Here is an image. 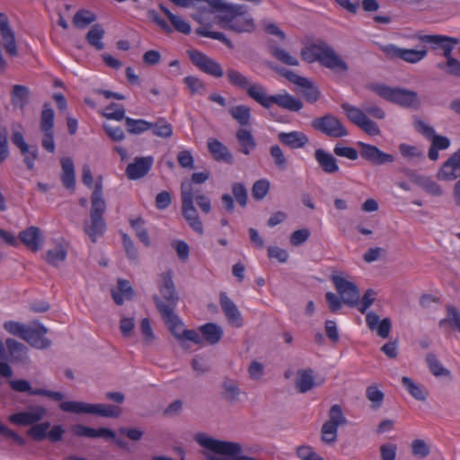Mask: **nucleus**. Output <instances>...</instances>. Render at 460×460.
<instances>
[{"mask_svg":"<svg viewBox=\"0 0 460 460\" xmlns=\"http://www.w3.org/2000/svg\"><path fill=\"white\" fill-rule=\"evenodd\" d=\"M91 208L89 219L84 222V231L93 243L102 236L106 231V222L103 215L107 208V203L103 196L102 177H99L94 184L91 195Z\"/></svg>","mask_w":460,"mask_h":460,"instance_id":"f257e3e1","label":"nucleus"},{"mask_svg":"<svg viewBox=\"0 0 460 460\" xmlns=\"http://www.w3.org/2000/svg\"><path fill=\"white\" fill-rule=\"evenodd\" d=\"M301 57L307 63L317 61L334 73H345L349 69L348 64L324 41H318L303 48Z\"/></svg>","mask_w":460,"mask_h":460,"instance_id":"f03ea898","label":"nucleus"},{"mask_svg":"<svg viewBox=\"0 0 460 460\" xmlns=\"http://www.w3.org/2000/svg\"><path fill=\"white\" fill-rule=\"evenodd\" d=\"M376 291L372 288H368L364 293L361 300H358V309L361 314H366V323L371 332H375L377 336L382 339L389 337L392 330V322L390 318L386 317L380 320L379 315L367 309L374 304L376 300Z\"/></svg>","mask_w":460,"mask_h":460,"instance_id":"7ed1b4c3","label":"nucleus"},{"mask_svg":"<svg viewBox=\"0 0 460 460\" xmlns=\"http://www.w3.org/2000/svg\"><path fill=\"white\" fill-rule=\"evenodd\" d=\"M59 408L65 412L93 414L105 418H119L122 413V409L113 404H92L78 401L61 402Z\"/></svg>","mask_w":460,"mask_h":460,"instance_id":"20e7f679","label":"nucleus"},{"mask_svg":"<svg viewBox=\"0 0 460 460\" xmlns=\"http://www.w3.org/2000/svg\"><path fill=\"white\" fill-rule=\"evenodd\" d=\"M371 89L385 100L402 107L411 108L420 105L418 93L414 91L400 87L394 88L382 84H375Z\"/></svg>","mask_w":460,"mask_h":460,"instance_id":"39448f33","label":"nucleus"},{"mask_svg":"<svg viewBox=\"0 0 460 460\" xmlns=\"http://www.w3.org/2000/svg\"><path fill=\"white\" fill-rule=\"evenodd\" d=\"M162 282L159 283L160 296L154 295L153 300L159 313L175 310L179 296L172 281V272L168 270L161 275Z\"/></svg>","mask_w":460,"mask_h":460,"instance_id":"423d86ee","label":"nucleus"},{"mask_svg":"<svg viewBox=\"0 0 460 460\" xmlns=\"http://www.w3.org/2000/svg\"><path fill=\"white\" fill-rule=\"evenodd\" d=\"M181 214L188 225L199 234H203V224L194 207V188L190 182H181Z\"/></svg>","mask_w":460,"mask_h":460,"instance_id":"0eeeda50","label":"nucleus"},{"mask_svg":"<svg viewBox=\"0 0 460 460\" xmlns=\"http://www.w3.org/2000/svg\"><path fill=\"white\" fill-rule=\"evenodd\" d=\"M160 314L168 330L180 342L189 341L197 345L202 344L199 333L195 330L184 329V323L175 314L174 310L167 311L164 309V313H160Z\"/></svg>","mask_w":460,"mask_h":460,"instance_id":"6e6552de","label":"nucleus"},{"mask_svg":"<svg viewBox=\"0 0 460 460\" xmlns=\"http://www.w3.org/2000/svg\"><path fill=\"white\" fill-rule=\"evenodd\" d=\"M311 126L314 129L333 138H341L349 135L341 119L331 113L314 119Z\"/></svg>","mask_w":460,"mask_h":460,"instance_id":"1a4fd4ad","label":"nucleus"},{"mask_svg":"<svg viewBox=\"0 0 460 460\" xmlns=\"http://www.w3.org/2000/svg\"><path fill=\"white\" fill-rule=\"evenodd\" d=\"M40 129L42 133L41 146L49 152L54 153L56 145L54 141V111L49 103H44L40 113Z\"/></svg>","mask_w":460,"mask_h":460,"instance_id":"9d476101","label":"nucleus"},{"mask_svg":"<svg viewBox=\"0 0 460 460\" xmlns=\"http://www.w3.org/2000/svg\"><path fill=\"white\" fill-rule=\"evenodd\" d=\"M331 280L345 305L356 306L358 304L359 289L353 282L336 273L332 274Z\"/></svg>","mask_w":460,"mask_h":460,"instance_id":"9b49d317","label":"nucleus"},{"mask_svg":"<svg viewBox=\"0 0 460 460\" xmlns=\"http://www.w3.org/2000/svg\"><path fill=\"white\" fill-rule=\"evenodd\" d=\"M381 50L388 58H398L411 64L418 63L427 56L426 49H402L394 44L381 46Z\"/></svg>","mask_w":460,"mask_h":460,"instance_id":"f8f14e48","label":"nucleus"},{"mask_svg":"<svg viewBox=\"0 0 460 460\" xmlns=\"http://www.w3.org/2000/svg\"><path fill=\"white\" fill-rule=\"evenodd\" d=\"M188 55L191 62L202 72L217 78L223 76L224 72L219 63L198 50H189Z\"/></svg>","mask_w":460,"mask_h":460,"instance_id":"ddd939ff","label":"nucleus"},{"mask_svg":"<svg viewBox=\"0 0 460 460\" xmlns=\"http://www.w3.org/2000/svg\"><path fill=\"white\" fill-rule=\"evenodd\" d=\"M357 145L360 147L359 154L361 158L373 165H382L394 162L393 155L383 152L376 146L364 142H358Z\"/></svg>","mask_w":460,"mask_h":460,"instance_id":"4468645a","label":"nucleus"},{"mask_svg":"<svg viewBox=\"0 0 460 460\" xmlns=\"http://www.w3.org/2000/svg\"><path fill=\"white\" fill-rule=\"evenodd\" d=\"M11 141L20 150L27 169L32 170L34 168V162L39 155L38 147L36 146H30L25 141L22 133L17 130L13 131Z\"/></svg>","mask_w":460,"mask_h":460,"instance_id":"2eb2a0df","label":"nucleus"},{"mask_svg":"<svg viewBox=\"0 0 460 460\" xmlns=\"http://www.w3.org/2000/svg\"><path fill=\"white\" fill-rule=\"evenodd\" d=\"M47 332L48 329L40 323L35 321L33 322V327L28 326L26 328L22 339L36 349H47L51 344L50 341L44 337Z\"/></svg>","mask_w":460,"mask_h":460,"instance_id":"dca6fc26","label":"nucleus"},{"mask_svg":"<svg viewBox=\"0 0 460 460\" xmlns=\"http://www.w3.org/2000/svg\"><path fill=\"white\" fill-rule=\"evenodd\" d=\"M9 385L11 388L16 392L28 393L30 395L46 396L55 402H61L65 397L60 392L46 390L43 388L33 389L31 388L30 382L25 379L11 380Z\"/></svg>","mask_w":460,"mask_h":460,"instance_id":"f3484780","label":"nucleus"},{"mask_svg":"<svg viewBox=\"0 0 460 460\" xmlns=\"http://www.w3.org/2000/svg\"><path fill=\"white\" fill-rule=\"evenodd\" d=\"M47 413V410L40 405H34L29 408L27 411L17 412L12 414L9 420L21 426H33L40 420H41Z\"/></svg>","mask_w":460,"mask_h":460,"instance_id":"a211bd4d","label":"nucleus"},{"mask_svg":"<svg viewBox=\"0 0 460 460\" xmlns=\"http://www.w3.org/2000/svg\"><path fill=\"white\" fill-rule=\"evenodd\" d=\"M460 177V148L442 164L437 173L438 180L452 181Z\"/></svg>","mask_w":460,"mask_h":460,"instance_id":"6ab92c4d","label":"nucleus"},{"mask_svg":"<svg viewBox=\"0 0 460 460\" xmlns=\"http://www.w3.org/2000/svg\"><path fill=\"white\" fill-rule=\"evenodd\" d=\"M460 177V148L442 164L437 173L438 180L452 181Z\"/></svg>","mask_w":460,"mask_h":460,"instance_id":"aec40b11","label":"nucleus"},{"mask_svg":"<svg viewBox=\"0 0 460 460\" xmlns=\"http://www.w3.org/2000/svg\"><path fill=\"white\" fill-rule=\"evenodd\" d=\"M18 237L26 248L33 252H37L44 243L42 231L38 226H30L21 231Z\"/></svg>","mask_w":460,"mask_h":460,"instance_id":"412c9836","label":"nucleus"},{"mask_svg":"<svg viewBox=\"0 0 460 460\" xmlns=\"http://www.w3.org/2000/svg\"><path fill=\"white\" fill-rule=\"evenodd\" d=\"M405 174L410 180L423 189L428 194L435 197H440L443 195V190L439 184L434 181L430 177L420 175L411 170H406Z\"/></svg>","mask_w":460,"mask_h":460,"instance_id":"4be33fe9","label":"nucleus"},{"mask_svg":"<svg viewBox=\"0 0 460 460\" xmlns=\"http://www.w3.org/2000/svg\"><path fill=\"white\" fill-rule=\"evenodd\" d=\"M220 306L229 324L234 327H241L243 324L241 313L236 305L226 296L225 292L220 293Z\"/></svg>","mask_w":460,"mask_h":460,"instance_id":"5701e85b","label":"nucleus"},{"mask_svg":"<svg viewBox=\"0 0 460 460\" xmlns=\"http://www.w3.org/2000/svg\"><path fill=\"white\" fill-rule=\"evenodd\" d=\"M153 157H137L135 161L129 164L126 168V175L130 180H137L144 177L153 164Z\"/></svg>","mask_w":460,"mask_h":460,"instance_id":"b1692460","label":"nucleus"},{"mask_svg":"<svg viewBox=\"0 0 460 460\" xmlns=\"http://www.w3.org/2000/svg\"><path fill=\"white\" fill-rule=\"evenodd\" d=\"M278 139L291 149L302 148L309 142L307 136L301 131L280 132L278 134Z\"/></svg>","mask_w":460,"mask_h":460,"instance_id":"393cba45","label":"nucleus"},{"mask_svg":"<svg viewBox=\"0 0 460 460\" xmlns=\"http://www.w3.org/2000/svg\"><path fill=\"white\" fill-rule=\"evenodd\" d=\"M221 397L228 402H234L239 400L242 394L239 382L229 376H225L220 385Z\"/></svg>","mask_w":460,"mask_h":460,"instance_id":"a878e982","label":"nucleus"},{"mask_svg":"<svg viewBox=\"0 0 460 460\" xmlns=\"http://www.w3.org/2000/svg\"><path fill=\"white\" fill-rule=\"evenodd\" d=\"M208 149L216 161H223L228 164L234 163V157L226 146L216 138L208 140Z\"/></svg>","mask_w":460,"mask_h":460,"instance_id":"bb28decb","label":"nucleus"},{"mask_svg":"<svg viewBox=\"0 0 460 460\" xmlns=\"http://www.w3.org/2000/svg\"><path fill=\"white\" fill-rule=\"evenodd\" d=\"M417 39L424 43L440 45L443 49V54L447 58V61L453 58L451 56L453 46L447 44V42L457 43L456 39L440 35H417Z\"/></svg>","mask_w":460,"mask_h":460,"instance_id":"cd10ccee","label":"nucleus"},{"mask_svg":"<svg viewBox=\"0 0 460 460\" xmlns=\"http://www.w3.org/2000/svg\"><path fill=\"white\" fill-rule=\"evenodd\" d=\"M314 158L325 173L333 174L339 172L340 168L336 158L327 151L322 148L316 149Z\"/></svg>","mask_w":460,"mask_h":460,"instance_id":"c85d7f7f","label":"nucleus"},{"mask_svg":"<svg viewBox=\"0 0 460 460\" xmlns=\"http://www.w3.org/2000/svg\"><path fill=\"white\" fill-rule=\"evenodd\" d=\"M73 433L77 437L96 438H113V430L109 428L93 429L83 424H76L72 428Z\"/></svg>","mask_w":460,"mask_h":460,"instance_id":"c756f323","label":"nucleus"},{"mask_svg":"<svg viewBox=\"0 0 460 460\" xmlns=\"http://www.w3.org/2000/svg\"><path fill=\"white\" fill-rule=\"evenodd\" d=\"M202 342L205 341L210 345H216L223 336V329L217 323H208L199 328Z\"/></svg>","mask_w":460,"mask_h":460,"instance_id":"7c9ffc66","label":"nucleus"},{"mask_svg":"<svg viewBox=\"0 0 460 460\" xmlns=\"http://www.w3.org/2000/svg\"><path fill=\"white\" fill-rule=\"evenodd\" d=\"M62 173L60 175L61 181L66 189L75 190V165L72 158L63 157L60 160Z\"/></svg>","mask_w":460,"mask_h":460,"instance_id":"2f4dec72","label":"nucleus"},{"mask_svg":"<svg viewBox=\"0 0 460 460\" xmlns=\"http://www.w3.org/2000/svg\"><path fill=\"white\" fill-rule=\"evenodd\" d=\"M271 105L273 103L290 111H298L303 108V102L289 93L270 95Z\"/></svg>","mask_w":460,"mask_h":460,"instance_id":"473e14b6","label":"nucleus"},{"mask_svg":"<svg viewBox=\"0 0 460 460\" xmlns=\"http://www.w3.org/2000/svg\"><path fill=\"white\" fill-rule=\"evenodd\" d=\"M5 346L12 362H25L27 359V347L14 339H6Z\"/></svg>","mask_w":460,"mask_h":460,"instance_id":"72a5a7b5","label":"nucleus"},{"mask_svg":"<svg viewBox=\"0 0 460 460\" xmlns=\"http://www.w3.org/2000/svg\"><path fill=\"white\" fill-rule=\"evenodd\" d=\"M235 137L240 146L239 151L242 154L249 155L256 148V141L250 130L241 128L236 131Z\"/></svg>","mask_w":460,"mask_h":460,"instance_id":"f704fd0d","label":"nucleus"},{"mask_svg":"<svg viewBox=\"0 0 460 460\" xmlns=\"http://www.w3.org/2000/svg\"><path fill=\"white\" fill-rule=\"evenodd\" d=\"M314 385V370L311 368L300 369L296 373V388L299 393L305 394Z\"/></svg>","mask_w":460,"mask_h":460,"instance_id":"c9c22d12","label":"nucleus"},{"mask_svg":"<svg viewBox=\"0 0 460 460\" xmlns=\"http://www.w3.org/2000/svg\"><path fill=\"white\" fill-rule=\"evenodd\" d=\"M247 95L260 103L264 108H270L271 106L270 96L266 93V89L260 84H252L245 90Z\"/></svg>","mask_w":460,"mask_h":460,"instance_id":"e433bc0d","label":"nucleus"},{"mask_svg":"<svg viewBox=\"0 0 460 460\" xmlns=\"http://www.w3.org/2000/svg\"><path fill=\"white\" fill-rule=\"evenodd\" d=\"M30 90L27 86L14 84L11 93V102L13 107L23 110L29 102Z\"/></svg>","mask_w":460,"mask_h":460,"instance_id":"4c0bfd02","label":"nucleus"},{"mask_svg":"<svg viewBox=\"0 0 460 460\" xmlns=\"http://www.w3.org/2000/svg\"><path fill=\"white\" fill-rule=\"evenodd\" d=\"M105 35L103 26L100 23H96L91 27L89 31L85 35V40L90 46L94 48L96 50H102L104 49L102 39Z\"/></svg>","mask_w":460,"mask_h":460,"instance_id":"58836bf2","label":"nucleus"},{"mask_svg":"<svg viewBox=\"0 0 460 460\" xmlns=\"http://www.w3.org/2000/svg\"><path fill=\"white\" fill-rule=\"evenodd\" d=\"M230 116L243 128L251 122V108L247 105H235L228 111Z\"/></svg>","mask_w":460,"mask_h":460,"instance_id":"ea45409f","label":"nucleus"},{"mask_svg":"<svg viewBox=\"0 0 460 460\" xmlns=\"http://www.w3.org/2000/svg\"><path fill=\"white\" fill-rule=\"evenodd\" d=\"M66 255H67V251H66V247L63 244L58 243L56 245V247L54 249H50V250L47 251V252L44 256V260L49 265H51L53 267H58V265L61 262L66 261Z\"/></svg>","mask_w":460,"mask_h":460,"instance_id":"a19ab883","label":"nucleus"},{"mask_svg":"<svg viewBox=\"0 0 460 460\" xmlns=\"http://www.w3.org/2000/svg\"><path fill=\"white\" fill-rule=\"evenodd\" d=\"M425 361L429 371L435 376H450V371L442 366L438 357L434 353H428L426 355Z\"/></svg>","mask_w":460,"mask_h":460,"instance_id":"79ce46f5","label":"nucleus"},{"mask_svg":"<svg viewBox=\"0 0 460 460\" xmlns=\"http://www.w3.org/2000/svg\"><path fill=\"white\" fill-rule=\"evenodd\" d=\"M226 76L233 86L242 90H246L251 84V81L247 76L234 68H228L226 70Z\"/></svg>","mask_w":460,"mask_h":460,"instance_id":"37998d69","label":"nucleus"},{"mask_svg":"<svg viewBox=\"0 0 460 460\" xmlns=\"http://www.w3.org/2000/svg\"><path fill=\"white\" fill-rule=\"evenodd\" d=\"M0 35L6 53L12 57H16L18 55V49L14 31L12 29L1 31Z\"/></svg>","mask_w":460,"mask_h":460,"instance_id":"c03bdc74","label":"nucleus"},{"mask_svg":"<svg viewBox=\"0 0 460 460\" xmlns=\"http://www.w3.org/2000/svg\"><path fill=\"white\" fill-rule=\"evenodd\" d=\"M97 20V16L91 11L81 9L75 13L73 18V23L76 28L84 29Z\"/></svg>","mask_w":460,"mask_h":460,"instance_id":"a18cd8bd","label":"nucleus"},{"mask_svg":"<svg viewBox=\"0 0 460 460\" xmlns=\"http://www.w3.org/2000/svg\"><path fill=\"white\" fill-rule=\"evenodd\" d=\"M150 129L155 136L159 137L169 138L172 136V126L164 119H158L155 122H151Z\"/></svg>","mask_w":460,"mask_h":460,"instance_id":"49530a36","label":"nucleus"},{"mask_svg":"<svg viewBox=\"0 0 460 460\" xmlns=\"http://www.w3.org/2000/svg\"><path fill=\"white\" fill-rule=\"evenodd\" d=\"M124 119L127 131L130 134L138 135L150 129L151 122L145 119H134L128 117Z\"/></svg>","mask_w":460,"mask_h":460,"instance_id":"de8ad7c7","label":"nucleus"},{"mask_svg":"<svg viewBox=\"0 0 460 460\" xmlns=\"http://www.w3.org/2000/svg\"><path fill=\"white\" fill-rule=\"evenodd\" d=\"M342 110L345 111L347 117L349 119L353 122L358 127L362 124V122L366 119L367 117L364 111V110H360L357 107H354L349 103H342L341 104Z\"/></svg>","mask_w":460,"mask_h":460,"instance_id":"09e8293b","label":"nucleus"},{"mask_svg":"<svg viewBox=\"0 0 460 460\" xmlns=\"http://www.w3.org/2000/svg\"><path fill=\"white\" fill-rule=\"evenodd\" d=\"M268 66L297 86L304 85L303 84L306 83L305 77L300 76L293 71L288 70L287 68L279 67L272 65L271 63H268Z\"/></svg>","mask_w":460,"mask_h":460,"instance_id":"8fccbe9b","label":"nucleus"},{"mask_svg":"<svg viewBox=\"0 0 460 460\" xmlns=\"http://www.w3.org/2000/svg\"><path fill=\"white\" fill-rule=\"evenodd\" d=\"M448 323L460 332V311L454 305L447 306V317L439 321V326L442 327Z\"/></svg>","mask_w":460,"mask_h":460,"instance_id":"3c124183","label":"nucleus"},{"mask_svg":"<svg viewBox=\"0 0 460 460\" xmlns=\"http://www.w3.org/2000/svg\"><path fill=\"white\" fill-rule=\"evenodd\" d=\"M50 428V422L45 421L41 423H36L31 426L27 434L35 441H42L48 437V430Z\"/></svg>","mask_w":460,"mask_h":460,"instance_id":"603ef678","label":"nucleus"},{"mask_svg":"<svg viewBox=\"0 0 460 460\" xmlns=\"http://www.w3.org/2000/svg\"><path fill=\"white\" fill-rule=\"evenodd\" d=\"M270 54L281 63L288 66H298V60L288 51L276 46L270 47Z\"/></svg>","mask_w":460,"mask_h":460,"instance_id":"864d4df0","label":"nucleus"},{"mask_svg":"<svg viewBox=\"0 0 460 460\" xmlns=\"http://www.w3.org/2000/svg\"><path fill=\"white\" fill-rule=\"evenodd\" d=\"M402 384L414 399L418 401L426 400V393L421 389L420 385L415 384L411 378L408 376H402Z\"/></svg>","mask_w":460,"mask_h":460,"instance_id":"5fc2aeb1","label":"nucleus"},{"mask_svg":"<svg viewBox=\"0 0 460 460\" xmlns=\"http://www.w3.org/2000/svg\"><path fill=\"white\" fill-rule=\"evenodd\" d=\"M270 155L273 159L275 166L279 170L285 171L288 168V159L285 156L283 150L279 145H273L270 146Z\"/></svg>","mask_w":460,"mask_h":460,"instance_id":"6e6d98bb","label":"nucleus"},{"mask_svg":"<svg viewBox=\"0 0 460 460\" xmlns=\"http://www.w3.org/2000/svg\"><path fill=\"white\" fill-rule=\"evenodd\" d=\"M300 85L302 88V95L307 102L314 103L320 97V91L311 81L306 78V83Z\"/></svg>","mask_w":460,"mask_h":460,"instance_id":"4d7b16f0","label":"nucleus"},{"mask_svg":"<svg viewBox=\"0 0 460 460\" xmlns=\"http://www.w3.org/2000/svg\"><path fill=\"white\" fill-rule=\"evenodd\" d=\"M412 456L418 458H425L430 454V446L423 439L417 438L411 444Z\"/></svg>","mask_w":460,"mask_h":460,"instance_id":"13d9d810","label":"nucleus"},{"mask_svg":"<svg viewBox=\"0 0 460 460\" xmlns=\"http://www.w3.org/2000/svg\"><path fill=\"white\" fill-rule=\"evenodd\" d=\"M102 116L109 119L122 120L125 119V108L118 103H111L102 111Z\"/></svg>","mask_w":460,"mask_h":460,"instance_id":"bf43d9fd","label":"nucleus"},{"mask_svg":"<svg viewBox=\"0 0 460 460\" xmlns=\"http://www.w3.org/2000/svg\"><path fill=\"white\" fill-rule=\"evenodd\" d=\"M338 428L335 425L324 422L321 429V439L326 444H332L337 440Z\"/></svg>","mask_w":460,"mask_h":460,"instance_id":"052dcab7","label":"nucleus"},{"mask_svg":"<svg viewBox=\"0 0 460 460\" xmlns=\"http://www.w3.org/2000/svg\"><path fill=\"white\" fill-rule=\"evenodd\" d=\"M366 397L372 402L373 409H378L385 398L384 393L376 385H370L366 390Z\"/></svg>","mask_w":460,"mask_h":460,"instance_id":"680f3d73","label":"nucleus"},{"mask_svg":"<svg viewBox=\"0 0 460 460\" xmlns=\"http://www.w3.org/2000/svg\"><path fill=\"white\" fill-rule=\"evenodd\" d=\"M196 33L198 35H200V36H203V37H207V38H210V39H213V40H219L220 42H222L223 44H225L227 48L229 49H233L234 48V45L232 43V41L230 40H228L226 35L222 32H219V31H208L205 28H198L196 30Z\"/></svg>","mask_w":460,"mask_h":460,"instance_id":"e2e57ef3","label":"nucleus"},{"mask_svg":"<svg viewBox=\"0 0 460 460\" xmlns=\"http://www.w3.org/2000/svg\"><path fill=\"white\" fill-rule=\"evenodd\" d=\"M337 427L344 425L347 422L340 405L334 404L329 411V420L326 421Z\"/></svg>","mask_w":460,"mask_h":460,"instance_id":"0e129e2a","label":"nucleus"},{"mask_svg":"<svg viewBox=\"0 0 460 460\" xmlns=\"http://www.w3.org/2000/svg\"><path fill=\"white\" fill-rule=\"evenodd\" d=\"M401 155L409 160L421 159L424 157V154L415 146H410L407 144H401L399 146Z\"/></svg>","mask_w":460,"mask_h":460,"instance_id":"69168bd1","label":"nucleus"},{"mask_svg":"<svg viewBox=\"0 0 460 460\" xmlns=\"http://www.w3.org/2000/svg\"><path fill=\"white\" fill-rule=\"evenodd\" d=\"M270 182L267 180H259L254 182L252 189V195L254 199H262L269 192Z\"/></svg>","mask_w":460,"mask_h":460,"instance_id":"338daca9","label":"nucleus"},{"mask_svg":"<svg viewBox=\"0 0 460 460\" xmlns=\"http://www.w3.org/2000/svg\"><path fill=\"white\" fill-rule=\"evenodd\" d=\"M296 453L297 457L301 460H324L309 446H299Z\"/></svg>","mask_w":460,"mask_h":460,"instance_id":"774afa93","label":"nucleus"}]
</instances>
